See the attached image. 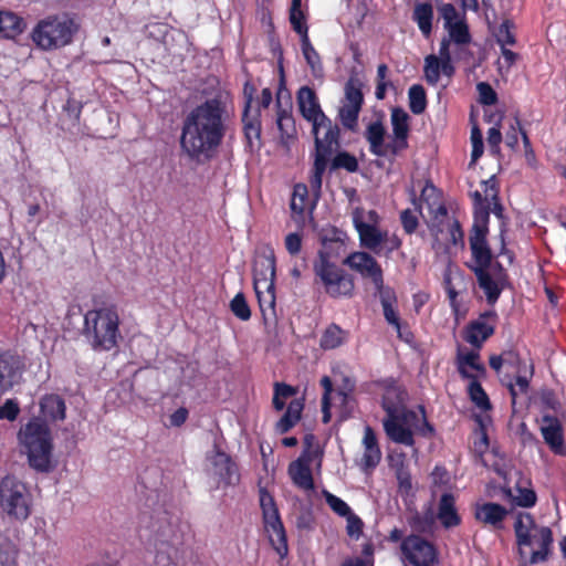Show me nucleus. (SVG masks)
Masks as SVG:
<instances>
[{
    "mask_svg": "<svg viewBox=\"0 0 566 566\" xmlns=\"http://www.w3.org/2000/svg\"><path fill=\"white\" fill-rule=\"evenodd\" d=\"M230 122L226 99L221 95L206 99L185 118L180 146L196 161L209 160L221 145Z\"/></svg>",
    "mask_w": 566,
    "mask_h": 566,
    "instance_id": "obj_1",
    "label": "nucleus"
},
{
    "mask_svg": "<svg viewBox=\"0 0 566 566\" xmlns=\"http://www.w3.org/2000/svg\"><path fill=\"white\" fill-rule=\"evenodd\" d=\"M381 386L384 388L381 407L386 412L382 427L392 442L413 447L415 438L410 427L423 438L434 437L436 429L428 421L423 405L417 407L418 411L408 409V392L394 378L382 380Z\"/></svg>",
    "mask_w": 566,
    "mask_h": 566,
    "instance_id": "obj_2",
    "label": "nucleus"
},
{
    "mask_svg": "<svg viewBox=\"0 0 566 566\" xmlns=\"http://www.w3.org/2000/svg\"><path fill=\"white\" fill-rule=\"evenodd\" d=\"M83 335L95 352H109L120 339L119 315L115 306L90 310L84 315Z\"/></svg>",
    "mask_w": 566,
    "mask_h": 566,
    "instance_id": "obj_3",
    "label": "nucleus"
},
{
    "mask_svg": "<svg viewBox=\"0 0 566 566\" xmlns=\"http://www.w3.org/2000/svg\"><path fill=\"white\" fill-rule=\"evenodd\" d=\"M19 440L28 457L29 465L40 473L53 470V442L49 426L40 418L31 419L20 429Z\"/></svg>",
    "mask_w": 566,
    "mask_h": 566,
    "instance_id": "obj_4",
    "label": "nucleus"
},
{
    "mask_svg": "<svg viewBox=\"0 0 566 566\" xmlns=\"http://www.w3.org/2000/svg\"><path fill=\"white\" fill-rule=\"evenodd\" d=\"M312 134L314 136L315 155L310 187L317 200L321 196L322 179L328 159L333 151L339 147L340 128L329 117H326L319 122V127L314 128V125H312Z\"/></svg>",
    "mask_w": 566,
    "mask_h": 566,
    "instance_id": "obj_5",
    "label": "nucleus"
},
{
    "mask_svg": "<svg viewBox=\"0 0 566 566\" xmlns=\"http://www.w3.org/2000/svg\"><path fill=\"white\" fill-rule=\"evenodd\" d=\"M77 31L75 21L66 14H55L40 20L31 32V39L43 51L61 49L72 42Z\"/></svg>",
    "mask_w": 566,
    "mask_h": 566,
    "instance_id": "obj_6",
    "label": "nucleus"
},
{
    "mask_svg": "<svg viewBox=\"0 0 566 566\" xmlns=\"http://www.w3.org/2000/svg\"><path fill=\"white\" fill-rule=\"evenodd\" d=\"M31 505L32 496L23 482L12 475L0 481V506L8 516L25 521L31 514Z\"/></svg>",
    "mask_w": 566,
    "mask_h": 566,
    "instance_id": "obj_7",
    "label": "nucleus"
},
{
    "mask_svg": "<svg viewBox=\"0 0 566 566\" xmlns=\"http://www.w3.org/2000/svg\"><path fill=\"white\" fill-rule=\"evenodd\" d=\"M260 506L269 541L280 557L284 558L289 553L285 528L275 501L265 489L260 490Z\"/></svg>",
    "mask_w": 566,
    "mask_h": 566,
    "instance_id": "obj_8",
    "label": "nucleus"
},
{
    "mask_svg": "<svg viewBox=\"0 0 566 566\" xmlns=\"http://www.w3.org/2000/svg\"><path fill=\"white\" fill-rule=\"evenodd\" d=\"M315 275L319 279L325 292L334 298L350 296L354 291L352 277L325 255H321L314 264Z\"/></svg>",
    "mask_w": 566,
    "mask_h": 566,
    "instance_id": "obj_9",
    "label": "nucleus"
},
{
    "mask_svg": "<svg viewBox=\"0 0 566 566\" xmlns=\"http://www.w3.org/2000/svg\"><path fill=\"white\" fill-rule=\"evenodd\" d=\"M489 234L488 213L485 211L476 212V222H473L469 238L472 253V263L469 268L474 272L479 269H490L492 263V251L489 247L486 237Z\"/></svg>",
    "mask_w": 566,
    "mask_h": 566,
    "instance_id": "obj_10",
    "label": "nucleus"
},
{
    "mask_svg": "<svg viewBox=\"0 0 566 566\" xmlns=\"http://www.w3.org/2000/svg\"><path fill=\"white\" fill-rule=\"evenodd\" d=\"M443 27L448 33L443 36L440 45L446 43V48L450 50L452 44H471L472 35L465 21L464 13L460 15L457 8L452 3H444L439 8Z\"/></svg>",
    "mask_w": 566,
    "mask_h": 566,
    "instance_id": "obj_11",
    "label": "nucleus"
},
{
    "mask_svg": "<svg viewBox=\"0 0 566 566\" xmlns=\"http://www.w3.org/2000/svg\"><path fill=\"white\" fill-rule=\"evenodd\" d=\"M345 96L342 106L338 108V119L344 128L356 132L358 127V116L364 103L361 83L357 78L350 77L345 84Z\"/></svg>",
    "mask_w": 566,
    "mask_h": 566,
    "instance_id": "obj_12",
    "label": "nucleus"
},
{
    "mask_svg": "<svg viewBox=\"0 0 566 566\" xmlns=\"http://www.w3.org/2000/svg\"><path fill=\"white\" fill-rule=\"evenodd\" d=\"M400 548L403 559L412 566H433L437 563L434 546L419 535L405 537Z\"/></svg>",
    "mask_w": 566,
    "mask_h": 566,
    "instance_id": "obj_13",
    "label": "nucleus"
},
{
    "mask_svg": "<svg viewBox=\"0 0 566 566\" xmlns=\"http://www.w3.org/2000/svg\"><path fill=\"white\" fill-rule=\"evenodd\" d=\"M25 370L24 358L13 350L0 352V395L19 385Z\"/></svg>",
    "mask_w": 566,
    "mask_h": 566,
    "instance_id": "obj_14",
    "label": "nucleus"
},
{
    "mask_svg": "<svg viewBox=\"0 0 566 566\" xmlns=\"http://www.w3.org/2000/svg\"><path fill=\"white\" fill-rule=\"evenodd\" d=\"M455 72L452 63L451 50L446 48V43L439 48V56L429 54L424 57L423 74L428 84L436 85L440 75L451 77Z\"/></svg>",
    "mask_w": 566,
    "mask_h": 566,
    "instance_id": "obj_15",
    "label": "nucleus"
},
{
    "mask_svg": "<svg viewBox=\"0 0 566 566\" xmlns=\"http://www.w3.org/2000/svg\"><path fill=\"white\" fill-rule=\"evenodd\" d=\"M352 270L363 277H368L376 290L384 287L382 270L376 259L367 252H353L344 261Z\"/></svg>",
    "mask_w": 566,
    "mask_h": 566,
    "instance_id": "obj_16",
    "label": "nucleus"
},
{
    "mask_svg": "<svg viewBox=\"0 0 566 566\" xmlns=\"http://www.w3.org/2000/svg\"><path fill=\"white\" fill-rule=\"evenodd\" d=\"M497 314L495 311H486L465 328L464 340L480 348L482 344L494 334Z\"/></svg>",
    "mask_w": 566,
    "mask_h": 566,
    "instance_id": "obj_17",
    "label": "nucleus"
},
{
    "mask_svg": "<svg viewBox=\"0 0 566 566\" xmlns=\"http://www.w3.org/2000/svg\"><path fill=\"white\" fill-rule=\"evenodd\" d=\"M296 103L303 118L314 125V128L319 127V122L327 117L321 107L315 91L310 86H302L297 91Z\"/></svg>",
    "mask_w": 566,
    "mask_h": 566,
    "instance_id": "obj_18",
    "label": "nucleus"
},
{
    "mask_svg": "<svg viewBox=\"0 0 566 566\" xmlns=\"http://www.w3.org/2000/svg\"><path fill=\"white\" fill-rule=\"evenodd\" d=\"M210 463V472L218 476L224 484H233L237 480V467L230 455L223 452L217 442L213 443V450L207 454Z\"/></svg>",
    "mask_w": 566,
    "mask_h": 566,
    "instance_id": "obj_19",
    "label": "nucleus"
},
{
    "mask_svg": "<svg viewBox=\"0 0 566 566\" xmlns=\"http://www.w3.org/2000/svg\"><path fill=\"white\" fill-rule=\"evenodd\" d=\"M353 223L358 232L360 245L379 253V248L386 239V231H381L375 224L366 223L363 219V211L356 209L353 213Z\"/></svg>",
    "mask_w": 566,
    "mask_h": 566,
    "instance_id": "obj_20",
    "label": "nucleus"
},
{
    "mask_svg": "<svg viewBox=\"0 0 566 566\" xmlns=\"http://www.w3.org/2000/svg\"><path fill=\"white\" fill-rule=\"evenodd\" d=\"M254 290L275 287V256L273 250L259 255L253 266Z\"/></svg>",
    "mask_w": 566,
    "mask_h": 566,
    "instance_id": "obj_21",
    "label": "nucleus"
},
{
    "mask_svg": "<svg viewBox=\"0 0 566 566\" xmlns=\"http://www.w3.org/2000/svg\"><path fill=\"white\" fill-rule=\"evenodd\" d=\"M479 286L483 290L486 301L490 305H494L503 289L507 284V274L504 269H501V273H496L492 276L490 269H479L474 271Z\"/></svg>",
    "mask_w": 566,
    "mask_h": 566,
    "instance_id": "obj_22",
    "label": "nucleus"
},
{
    "mask_svg": "<svg viewBox=\"0 0 566 566\" xmlns=\"http://www.w3.org/2000/svg\"><path fill=\"white\" fill-rule=\"evenodd\" d=\"M541 432L545 443L555 454H566L563 427L560 421L556 417L549 415L543 416L541 423Z\"/></svg>",
    "mask_w": 566,
    "mask_h": 566,
    "instance_id": "obj_23",
    "label": "nucleus"
},
{
    "mask_svg": "<svg viewBox=\"0 0 566 566\" xmlns=\"http://www.w3.org/2000/svg\"><path fill=\"white\" fill-rule=\"evenodd\" d=\"M364 453L359 465L364 472L373 471L381 460V451L378 440L371 427L366 426L363 437Z\"/></svg>",
    "mask_w": 566,
    "mask_h": 566,
    "instance_id": "obj_24",
    "label": "nucleus"
},
{
    "mask_svg": "<svg viewBox=\"0 0 566 566\" xmlns=\"http://www.w3.org/2000/svg\"><path fill=\"white\" fill-rule=\"evenodd\" d=\"M507 514L509 511L503 505L494 502L478 504L474 511V516L478 521L494 528L503 527V521Z\"/></svg>",
    "mask_w": 566,
    "mask_h": 566,
    "instance_id": "obj_25",
    "label": "nucleus"
},
{
    "mask_svg": "<svg viewBox=\"0 0 566 566\" xmlns=\"http://www.w3.org/2000/svg\"><path fill=\"white\" fill-rule=\"evenodd\" d=\"M535 543L539 546L538 549L533 551L530 557L532 565L547 560L551 546L553 544V533L549 527L541 526L532 536V544Z\"/></svg>",
    "mask_w": 566,
    "mask_h": 566,
    "instance_id": "obj_26",
    "label": "nucleus"
},
{
    "mask_svg": "<svg viewBox=\"0 0 566 566\" xmlns=\"http://www.w3.org/2000/svg\"><path fill=\"white\" fill-rule=\"evenodd\" d=\"M377 291L379 293L380 303L382 306L384 317L386 322L389 325L394 326L397 331L398 337L402 338V329L399 315L394 307V305L397 302V297L394 290L384 286L382 289H379Z\"/></svg>",
    "mask_w": 566,
    "mask_h": 566,
    "instance_id": "obj_27",
    "label": "nucleus"
},
{
    "mask_svg": "<svg viewBox=\"0 0 566 566\" xmlns=\"http://www.w3.org/2000/svg\"><path fill=\"white\" fill-rule=\"evenodd\" d=\"M438 520L446 528H452L461 523L455 507V497L451 493H443L438 505Z\"/></svg>",
    "mask_w": 566,
    "mask_h": 566,
    "instance_id": "obj_28",
    "label": "nucleus"
},
{
    "mask_svg": "<svg viewBox=\"0 0 566 566\" xmlns=\"http://www.w3.org/2000/svg\"><path fill=\"white\" fill-rule=\"evenodd\" d=\"M27 23L23 18L11 11H0V36L13 40L24 32Z\"/></svg>",
    "mask_w": 566,
    "mask_h": 566,
    "instance_id": "obj_29",
    "label": "nucleus"
},
{
    "mask_svg": "<svg viewBox=\"0 0 566 566\" xmlns=\"http://www.w3.org/2000/svg\"><path fill=\"white\" fill-rule=\"evenodd\" d=\"M289 475L293 483L305 490L311 491L314 489V481L311 472V468L304 463L303 459H296L289 465Z\"/></svg>",
    "mask_w": 566,
    "mask_h": 566,
    "instance_id": "obj_30",
    "label": "nucleus"
},
{
    "mask_svg": "<svg viewBox=\"0 0 566 566\" xmlns=\"http://www.w3.org/2000/svg\"><path fill=\"white\" fill-rule=\"evenodd\" d=\"M304 402L302 399H293L281 419L275 423V431L280 434L290 431L301 419Z\"/></svg>",
    "mask_w": 566,
    "mask_h": 566,
    "instance_id": "obj_31",
    "label": "nucleus"
},
{
    "mask_svg": "<svg viewBox=\"0 0 566 566\" xmlns=\"http://www.w3.org/2000/svg\"><path fill=\"white\" fill-rule=\"evenodd\" d=\"M536 524L530 513H518L514 523V532L518 546L532 545V531L536 532Z\"/></svg>",
    "mask_w": 566,
    "mask_h": 566,
    "instance_id": "obj_32",
    "label": "nucleus"
},
{
    "mask_svg": "<svg viewBox=\"0 0 566 566\" xmlns=\"http://www.w3.org/2000/svg\"><path fill=\"white\" fill-rule=\"evenodd\" d=\"M40 410L45 419L63 420L65 418V402L59 395H46L40 401Z\"/></svg>",
    "mask_w": 566,
    "mask_h": 566,
    "instance_id": "obj_33",
    "label": "nucleus"
},
{
    "mask_svg": "<svg viewBox=\"0 0 566 566\" xmlns=\"http://www.w3.org/2000/svg\"><path fill=\"white\" fill-rule=\"evenodd\" d=\"M412 20L417 23L421 34L428 39L432 32L433 7L429 2L416 3Z\"/></svg>",
    "mask_w": 566,
    "mask_h": 566,
    "instance_id": "obj_34",
    "label": "nucleus"
},
{
    "mask_svg": "<svg viewBox=\"0 0 566 566\" xmlns=\"http://www.w3.org/2000/svg\"><path fill=\"white\" fill-rule=\"evenodd\" d=\"M385 127L380 120L370 123L365 132V137L369 143V151L377 157H385Z\"/></svg>",
    "mask_w": 566,
    "mask_h": 566,
    "instance_id": "obj_35",
    "label": "nucleus"
},
{
    "mask_svg": "<svg viewBox=\"0 0 566 566\" xmlns=\"http://www.w3.org/2000/svg\"><path fill=\"white\" fill-rule=\"evenodd\" d=\"M515 382L509 381L507 388L512 397V403L515 405L518 394L527 392L530 388V380L533 377L534 370L532 365L523 364V368L516 370Z\"/></svg>",
    "mask_w": 566,
    "mask_h": 566,
    "instance_id": "obj_36",
    "label": "nucleus"
},
{
    "mask_svg": "<svg viewBox=\"0 0 566 566\" xmlns=\"http://www.w3.org/2000/svg\"><path fill=\"white\" fill-rule=\"evenodd\" d=\"M480 355L476 352H468L458 356V371L463 379L476 378L475 375L469 373L468 367L480 374L485 373V367L479 361Z\"/></svg>",
    "mask_w": 566,
    "mask_h": 566,
    "instance_id": "obj_37",
    "label": "nucleus"
},
{
    "mask_svg": "<svg viewBox=\"0 0 566 566\" xmlns=\"http://www.w3.org/2000/svg\"><path fill=\"white\" fill-rule=\"evenodd\" d=\"M485 201L488 202L486 207L489 208V213L492 212L499 220H501L500 238H501L502 247H501L500 255H505L507 258L509 262L512 263L513 259H514V254H513V252L507 250L505 247L504 235L506 232V222L504 220V214H503L504 208H503L502 203L500 202L499 197L496 199H489Z\"/></svg>",
    "mask_w": 566,
    "mask_h": 566,
    "instance_id": "obj_38",
    "label": "nucleus"
},
{
    "mask_svg": "<svg viewBox=\"0 0 566 566\" xmlns=\"http://www.w3.org/2000/svg\"><path fill=\"white\" fill-rule=\"evenodd\" d=\"M347 332L336 324H331L323 333L319 345L323 349H335L346 342Z\"/></svg>",
    "mask_w": 566,
    "mask_h": 566,
    "instance_id": "obj_39",
    "label": "nucleus"
},
{
    "mask_svg": "<svg viewBox=\"0 0 566 566\" xmlns=\"http://www.w3.org/2000/svg\"><path fill=\"white\" fill-rule=\"evenodd\" d=\"M301 48L304 59L315 77H319L323 74V65L317 51L312 45L308 35H304L301 39Z\"/></svg>",
    "mask_w": 566,
    "mask_h": 566,
    "instance_id": "obj_40",
    "label": "nucleus"
},
{
    "mask_svg": "<svg viewBox=\"0 0 566 566\" xmlns=\"http://www.w3.org/2000/svg\"><path fill=\"white\" fill-rule=\"evenodd\" d=\"M516 492L517 494H514L512 489H504L505 496L517 506L532 507L536 504L537 496L534 490L517 486Z\"/></svg>",
    "mask_w": 566,
    "mask_h": 566,
    "instance_id": "obj_41",
    "label": "nucleus"
},
{
    "mask_svg": "<svg viewBox=\"0 0 566 566\" xmlns=\"http://www.w3.org/2000/svg\"><path fill=\"white\" fill-rule=\"evenodd\" d=\"M409 108L415 115H420L427 107V95L422 85L413 84L408 91Z\"/></svg>",
    "mask_w": 566,
    "mask_h": 566,
    "instance_id": "obj_42",
    "label": "nucleus"
},
{
    "mask_svg": "<svg viewBox=\"0 0 566 566\" xmlns=\"http://www.w3.org/2000/svg\"><path fill=\"white\" fill-rule=\"evenodd\" d=\"M390 122L392 127V135L408 138L409 136V115L408 113L396 107L391 111Z\"/></svg>",
    "mask_w": 566,
    "mask_h": 566,
    "instance_id": "obj_43",
    "label": "nucleus"
},
{
    "mask_svg": "<svg viewBox=\"0 0 566 566\" xmlns=\"http://www.w3.org/2000/svg\"><path fill=\"white\" fill-rule=\"evenodd\" d=\"M391 460V467L396 470V478L398 480V485L400 490H405L408 492L412 484H411V475L408 471V469L405 467V454L399 453L396 457H390Z\"/></svg>",
    "mask_w": 566,
    "mask_h": 566,
    "instance_id": "obj_44",
    "label": "nucleus"
},
{
    "mask_svg": "<svg viewBox=\"0 0 566 566\" xmlns=\"http://www.w3.org/2000/svg\"><path fill=\"white\" fill-rule=\"evenodd\" d=\"M468 394L470 399L479 407L481 410H490L491 402L490 399L483 389L482 385L479 382L478 378L469 379Z\"/></svg>",
    "mask_w": 566,
    "mask_h": 566,
    "instance_id": "obj_45",
    "label": "nucleus"
},
{
    "mask_svg": "<svg viewBox=\"0 0 566 566\" xmlns=\"http://www.w3.org/2000/svg\"><path fill=\"white\" fill-rule=\"evenodd\" d=\"M518 133H521L525 148L531 147L527 134L522 129L518 117H514L510 128L505 133V144L511 149H515L518 145Z\"/></svg>",
    "mask_w": 566,
    "mask_h": 566,
    "instance_id": "obj_46",
    "label": "nucleus"
},
{
    "mask_svg": "<svg viewBox=\"0 0 566 566\" xmlns=\"http://www.w3.org/2000/svg\"><path fill=\"white\" fill-rule=\"evenodd\" d=\"M254 291H255V294L258 297L260 311H261L264 319H266L268 314L274 315V308H275V292L274 291H275V287L274 289L260 287Z\"/></svg>",
    "mask_w": 566,
    "mask_h": 566,
    "instance_id": "obj_47",
    "label": "nucleus"
},
{
    "mask_svg": "<svg viewBox=\"0 0 566 566\" xmlns=\"http://www.w3.org/2000/svg\"><path fill=\"white\" fill-rule=\"evenodd\" d=\"M343 168L348 172H356L358 170L357 158L348 151H339L332 160V169Z\"/></svg>",
    "mask_w": 566,
    "mask_h": 566,
    "instance_id": "obj_48",
    "label": "nucleus"
},
{
    "mask_svg": "<svg viewBox=\"0 0 566 566\" xmlns=\"http://www.w3.org/2000/svg\"><path fill=\"white\" fill-rule=\"evenodd\" d=\"M322 495L329 509L338 516L345 517L346 515H349L350 512H353L350 506L344 500L331 493L329 491L323 490Z\"/></svg>",
    "mask_w": 566,
    "mask_h": 566,
    "instance_id": "obj_49",
    "label": "nucleus"
},
{
    "mask_svg": "<svg viewBox=\"0 0 566 566\" xmlns=\"http://www.w3.org/2000/svg\"><path fill=\"white\" fill-rule=\"evenodd\" d=\"M514 23L511 20H504L494 33L496 42L500 46L514 45L516 40L512 32Z\"/></svg>",
    "mask_w": 566,
    "mask_h": 566,
    "instance_id": "obj_50",
    "label": "nucleus"
},
{
    "mask_svg": "<svg viewBox=\"0 0 566 566\" xmlns=\"http://www.w3.org/2000/svg\"><path fill=\"white\" fill-rule=\"evenodd\" d=\"M230 310L233 313V315L241 321H248L251 317V310L243 293H238L231 300Z\"/></svg>",
    "mask_w": 566,
    "mask_h": 566,
    "instance_id": "obj_51",
    "label": "nucleus"
},
{
    "mask_svg": "<svg viewBox=\"0 0 566 566\" xmlns=\"http://www.w3.org/2000/svg\"><path fill=\"white\" fill-rule=\"evenodd\" d=\"M408 146V138L392 135L391 140L384 144L385 157L390 156L391 158H395L402 150L407 149Z\"/></svg>",
    "mask_w": 566,
    "mask_h": 566,
    "instance_id": "obj_52",
    "label": "nucleus"
},
{
    "mask_svg": "<svg viewBox=\"0 0 566 566\" xmlns=\"http://www.w3.org/2000/svg\"><path fill=\"white\" fill-rule=\"evenodd\" d=\"M479 93V102L482 105H494L497 102V94L493 87L486 82H480L476 84Z\"/></svg>",
    "mask_w": 566,
    "mask_h": 566,
    "instance_id": "obj_53",
    "label": "nucleus"
},
{
    "mask_svg": "<svg viewBox=\"0 0 566 566\" xmlns=\"http://www.w3.org/2000/svg\"><path fill=\"white\" fill-rule=\"evenodd\" d=\"M502 138L503 137H502L501 127H500L499 123L488 130L486 142H488L489 150L492 155H494V156L500 155V151H501L500 144L502 142Z\"/></svg>",
    "mask_w": 566,
    "mask_h": 566,
    "instance_id": "obj_54",
    "label": "nucleus"
},
{
    "mask_svg": "<svg viewBox=\"0 0 566 566\" xmlns=\"http://www.w3.org/2000/svg\"><path fill=\"white\" fill-rule=\"evenodd\" d=\"M346 518V533L352 538H358L363 533L364 523L361 518L355 513L350 512L349 515L345 516Z\"/></svg>",
    "mask_w": 566,
    "mask_h": 566,
    "instance_id": "obj_55",
    "label": "nucleus"
},
{
    "mask_svg": "<svg viewBox=\"0 0 566 566\" xmlns=\"http://www.w3.org/2000/svg\"><path fill=\"white\" fill-rule=\"evenodd\" d=\"M20 413V407L15 399H7L0 406V420L14 421Z\"/></svg>",
    "mask_w": 566,
    "mask_h": 566,
    "instance_id": "obj_56",
    "label": "nucleus"
},
{
    "mask_svg": "<svg viewBox=\"0 0 566 566\" xmlns=\"http://www.w3.org/2000/svg\"><path fill=\"white\" fill-rule=\"evenodd\" d=\"M305 17L302 10H290V22L293 30L301 35H308V28L304 22Z\"/></svg>",
    "mask_w": 566,
    "mask_h": 566,
    "instance_id": "obj_57",
    "label": "nucleus"
},
{
    "mask_svg": "<svg viewBox=\"0 0 566 566\" xmlns=\"http://www.w3.org/2000/svg\"><path fill=\"white\" fill-rule=\"evenodd\" d=\"M400 221H401L402 228L407 234H412L419 226V220H418L417 214L410 209H406V210L401 211Z\"/></svg>",
    "mask_w": 566,
    "mask_h": 566,
    "instance_id": "obj_58",
    "label": "nucleus"
},
{
    "mask_svg": "<svg viewBox=\"0 0 566 566\" xmlns=\"http://www.w3.org/2000/svg\"><path fill=\"white\" fill-rule=\"evenodd\" d=\"M471 143H472L471 157H472V160L475 161L482 156L483 149H484L483 136H482L481 130L476 126H474L471 130Z\"/></svg>",
    "mask_w": 566,
    "mask_h": 566,
    "instance_id": "obj_59",
    "label": "nucleus"
},
{
    "mask_svg": "<svg viewBox=\"0 0 566 566\" xmlns=\"http://www.w3.org/2000/svg\"><path fill=\"white\" fill-rule=\"evenodd\" d=\"M476 420L479 422L478 433L480 437L479 440L474 442V450L478 454L483 455L489 449V438L482 418L478 417Z\"/></svg>",
    "mask_w": 566,
    "mask_h": 566,
    "instance_id": "obj_60",
    "label": "nucleus"
},
{
    "mask_svg": "<svg viewBox=\"0 0 566 566\" xmlns=\"http://www.w3.org/2000/svg\"><path fill=\"white\" fill-rule=\"evenodd\" d=\"M420 199L424 201L429 208L436 206L439 201V191L432 182L427 181L421 190Z\"/></svg>",
    "mask_w": 566,
    "mask_h": 566,
    "instance_id": "obj_61",
    "label": "nucleus"
},
{
    "mask_svg": "<svg viewBox=\"0 0 566 566\" xmlns=\"http://www.w3.org/2000/svg\"><path fill=\"white\" fill-rule=\"evenodd\" d=\"M248 109H244L243 112V123H244V133L247 138L251 142L252 138H259L260 137V124L259 122L253 118L251 120H248Z\"/></svg>",
    "mask_w": 566,
    "mask_h": 566,
    "instance_id": "obj_62",
    "label": "nucleus"
},
{
    "mask_svg": "<svg viewBox=\"0 0 566 566\" xmlns=\"http://www.w3.org/2000/svg\"><path fill=\"white\" fill-rule=\"evenodd\" d=\"M449 237L452 245L464 247V234L458 220H453L449 226Z\"/></svg>",
    "mask_w": 566,
    "mask_h": 566,
    "instance_id": "obj_63",
    "label": "nucleus"
},
{
    "mask_svg": "<svg viewBox=\"0 0 566 566\" xmlns=\"http://www.w3.org/2000/svg\"><path fill=\"white\" fill-rule=\"evenodd\" d=\"M285 248L290 254H298L302 249L301 235L296 232L289 233L285 238Z\"/></svg>",
    "mask_w": 566,
    "mask_h": 566,
    "instance_id": "obj_64",
    "label": "nucleus"
}]
</instances>
